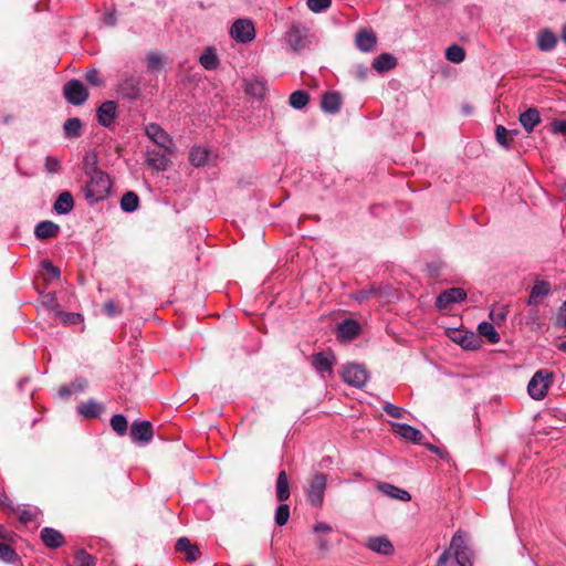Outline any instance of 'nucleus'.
<instances>
[{
  "instance_id": "obj_19",
  "label": "nucleus",
  "mask_w": 566,
  "mask_h": 566,
  "mask_svg": "<svg viewBox=\"0 0 566 566\" xmlns=\"http://www.w3.org/2000/svg\"><path fill=\"white\" fill-rule=\"evenodd\" d=\"M322 109L325 113L336 114L342 106V96L338 92H327L322 96Z\"/></svg>"
},
{
  "instance_id": "obj_4",
  "label": "nucleus",
  "mask_w": 566,
  "mask_h": 566,
  "mask_svg": "<svg viewBox=\"0 0 566 566\" xmlns=\"http://www.w3.org/2000/svg\"><path fill=\"white\" fill-rule=\"evenodd\" d=\"M63 95L70 104L78 106L87 101L88 91L81 81L73 78L64 84Z\"/></svg>"
},
{
  "instance_id": "obj_5",
  "label": "nucleus",
  "mask_w": 566,
  "mask_h": 566,
  "mask_svg": "<svg viewBox=\"0 0 566 566\" xmlns=\"http://www.w3.org/2000/svg\"><path fill=\"white\" fill-rule=\"evenodd\" d=\"M230 35L239 43H249L255 39V28L249 19H238L230 29Z\"/></svg>"
},
{
  "instance_id": "obj_36",
  "label": "nucleus",
  "mask_w": 566,
  "mask_h": 566,
  "mask_svg": "<svg viewBox=\"0 0 566 566\" xmlns=\"http://www.w3.org/2000/svg\"><path fill=\"white\" fill-rule=\"evenodd\" d=\"M209 150L207 148H203V147H193L191 150H190V154H189V160L191 163L192 166L195 167H201L203 166L208 159H209Z\"/></svg>"
},
{
  "instance_id": "obj_62",
  "label": "nucleus",
  "mask_w": 566,
  "mask_h": 566,
  "mask_svg": "<svg viewBox=\"0 0 566 566\" xmlns=\"http://www.w3.org/2000/svg\"><path fill=\"white\" fill-rule=\"evenodd\" d=\"M450 552H451V551H450V548H449L448 551H444V552L440 555V557H439V559H438V565H439V566H444V565L447 564V562H448V560H449V558H450Z\"/></svg>"
},
{
  "instance_id": "obj_17",
  "label": "nucleus",
  "mask_w": 566,
  "mask_h": 566,
  "mask_svg": "<svg viewBox=\"0 0 566 566\" xmlns=\"http://www.w3.org/2000/svg\"><path fill=\"white\" fill-rule=\"evenodd\" d=\"M391 426H392L394 432L406 440H409L412 442H420L423 438L422 432L410 424L392 422Z\"/></svg>"
},
{
  "instance_id": "obj_27",
  "label": "nucleus",
  "mask_w": 566,
  "mask_h": 566,
  "mask_svg": "<svg viewBox=\"0 0 566 566\" xmlns=\"http://www.w3.org/2000/svg\"><path fill=\"white\" fill-rule=\"evenodd\" d=\"M275 491L276 500L279 502L286 501L291 495L287 474L284 470L280 471L277 474Z\"/></svg>"
},
{
  "instance_id": "obj_46",
  "label": "nucleus",
  "mask_w": 566,
  "mask_h": 566,
  "mask_svg": "<svg viewBox=\"0 0 566 566\" xmlns=\"http://www.w3.org/2000/svg\"><path fill=\"white\" fill-rule=\"evenodd\" d=\"M495 138H496V142L503 146L504 148H509L510 147V137H509V129H506L504 126L502 125H497L496 128H495Z\"/></svg>"
},
{
  "instance_id": "obj_18",
  "label": "nucleus",
  "mask_w": 566,
  "mask_h": 566,
  "mask_svg": "<svg viewBox=\"0 0 566 566\" xmlns=\"http://www.w3.org/2000/svg\"><path fill=\"white\" fill-rule=\"evenodd\" d=\"M551 293V283L547 281H537L533 285L527 305L533 306L537 305L544 297H546Z\"/></svg>"
},
{
  "instance_id": "obj_51",
  "label": "nucleus",
  "mask_w": 566,
  "mask_h": 566,
  "mask_svg": "<svg viewBox=\"0 0 566 566\" xmlns=\"http://www.w3.org/2000/svg\"><path fill=\"white\" fill-rule=\"evenodd\" d=\"M384 411L392 418H402L405 410L391 402H386L382 406Z\"/></svg>"
},
{
  "instance_id": "obj_28",
  "label": "nucleus",
  "mask_w": 566,
  "mask_h": 566,
  "mask_svg": "<svg viewBox=\"0 0 566 566\" xmlns=\"http://www.w3.org/2000/svg\"><path fill=\"white\" fill-rule=\"evenodd\" d=\"M378 490L391 499H397L403 502H408L411 499V495L408 491L399 489L389 483L378 484Z\"/></svg>"
},
{
  "instance_id": "obj_11",
  "label": "nucleus",
  "mask_w": 566,
  "mask_h": 566,
  "mask_svg": "<svg viewBox=\"0 0 566 566\" xmlns=\"http://www.w3.org/2000/svg\"><path fill=\"white\" fill-rule=\"evenodd\" d=\"M146 163L149 167L157 171L165 170L170 163L171 148L169 151L160 148H151L147 150Z\"/></svg>"
},
{
  "instance_id": "obj_6",
  "label": "nucleus",
  "mask_w": 566,
  "mask_h": 566,
  "mask_svg": "<svg viewBox=\"0 0 566 566\" xmlns=\"http://www.w3.org/2000/svg\"><path fill=\"white\" fill-rule=\"evenodd\" d=\"M327 485V478L323 473H317L311 480L306 494L308 502L314 506H321Z\"/></svg>"
},
{
  "instance_id": "obj_20",
  "label": "nucleus",
  "mask_w": 566,
  "mask_h": 566,
  "mask_svg": "<svg viewBox=\"0 0 566 566\" xmlns=\"http://www.w3.org/2000/svg\"><path fill=\"white\" fill-rule=\"evenodd\" d=\"M356 45L363 52H370L374 50L377 39L373 31L361 29L356 34Z\"/></svg>"
},
{
  "instance_id": "obj_1",
  "label": "nucleus",
  "mask_w": 566,
  "mask_h": 566,
  "mask_svg": "<svg viewBox=\"0 0 566 566\" xmlns=\"http://www.w3.org/2000/svg\"><path fill=\"white\" fill-rule=\"evenodd\" d=\"M87 176L90 177V180L83 190L85 199L91 203H94L107 198L111 190V179L108 175L102 170L93 169Z\"/></svg>"
},
{
  "instance_id": "obj_54",
  "label": "nucleus",
  "mask_w": 566,
  "mask_h": 566,
  "mask_svg": "<svg viewBox=\"0 0 566 566\" xmlns=\"http://www.w3.org/2000/svg\"><path fill=\"white\" fill-rule=\"evenodd\" d=\"M103 312L109 317L116 316L122 313L120 308L113 301H108L103 305Z\"/></svg>"
},
{
  "instance_id": "obj_12",
  "label": "nucleus",
  "mask_w": 566,
  "mask_h": 566,
  "mask_svg": "<svg viewBox=\"0 0 566 566\" xmlns=\"http://www.w3.org/2000/svg\"><path fill=\"white\" fill-rule=\"evenodd\" d=\"M129 434L135 442L148 443L154 436L153 424L149 421H135L130 426Z\"/></svg>"
},
{
  "instance_id": "obj_49",
  "label": "nucleus",
  "mask_w": 566,
  "mask_h": 566,
  "mask_svg": "<svg viewBox=\"0 0 566 566\" xmlns=\"http://www.w3.org/2000/svg\"><path fill=\"white\" fill-rule=\"evenodd\" d=\"M332 0H307V7L313 12H322L329 8Z\"/></svg>"
},
{
  "instance_id": "obj_61",
  "label": "nucleus",
  "mask_w": 566,
  "mask_h": 566,
  "mask_svg": "<svg viewBox=\"0 0 566 566\" xmlns=\"http://www.w3.org/2000/svg\"><path fill=\"white\" fill-rule=\"evenodd\" d=\"M313 531L315 533H331L333 531L332 526L325 522H317L314 527H313Z\"/></svg>"
},
{
  "instance_id": "obj_53",
  "label": "nucleus",
  "mask_w": 566,
  "mask_h": 566,
  "mask_svg": "<svg viewBox=\"0 0 566 566\" xmlns=\"http://www.w3.org/2000/svg\"><path fill=\"white\" fill-rule=\"evenodd\" d=\"M85 78L90 84L94 86H101L104 83L99 76V72L96 69L87 71L85 74Z\"/></svg>"
},
{
  "instance_id": "obj_50",
  "label": "nucleus",
  "mask_w": 566,
  "mask_h": 566,
  "mask_svg": "<svg viewBox=\"0 0 566 566\" xmlns=\"http://www.w3.org/2000/svg\"><path fill=\"white\" fill-rule=\"evenodd\" d=\"M59 317L62 322L69 325H75L83 321L81 314L78 313L60 312Z\"/></svg>"
},
{
  "instance_id": "obj_8",
  "label": "nucleus",
  "mask_w": 566,
  "mask_h": 566,
  "mask_svg": "<svg viewBox=\"0 0 566 566\" xmlns=\"http://www.w3.org/2000/svg\"><path fill=\"white\" fill-rule=\"evenodd\" d=\"M117 93L126 99L135 101L140 95V78L134 75H126L117 86Z\"/></svg>"
},
{
  "instance_id": "obj_25",
  "label": "nucleus",
  "mask_w": 566,
  "mask_h": 566,
  "mask_svg": "<svg viewBox=\"0 0 566 566\" xmlns=\"http://www.w3.org/2000/svg\"><path fill=\"white\" fill-rule=\"evenodd\" d=\"M179 554H184L186 560L190 563L196 562L201 556L199 547L187 537H179Z\"/></svg>"
},
{
  "instance_id": "obj_15",
  "label": "nucleus",
  "mask_w": 566,
  "mask_h": 566,
  "mask_svg": "<svg viewBox=\"0 0 566 566\" xmlns=\"http://www.w3.org/2000/svg\"><path fill=\"white\" fill-rule=\"evenodd\" d=\"M117 105L114 101H106L97 108V120L104 127H109L116 117Z\"/></svg>"
},
{
  "instance_id": "obj_52",
  "label": "nucleus",
  "mask_w": 566,
  "mask_h": 566,
  "mask_svg": "<svg viewBox=\"0 0 566 566\" xmlns=\"http://www.w3.org/2000/svg\"><path fill=\"white\" fill-rule=\"evenodd\" d=\"M15 556L14 549L7 543L0 542V558L6 562L13 560Z\"/></svg>"
},
{
  "instance_id": "obj_37",
  "label": "nucleus",
  "mask_w": 566,
  "mask_h": 566,
  "mask_svg": "<svg viewBox=\"0 0 566 566\" xmlns=\"http://www.w3.org/2000/svg\"><path fill=\"white\" fill-rule=\"evenodd\" d=\"M64 132L69 137H80L82 134V122L77 117L66 119L64 123Z\"/></svg>"
},
{
  "instance_id": "obj_58",
  "label": "nucleus",
  "mask_w": 566,
  "mask_h": 566,
  "mask_svg": "<svg viewBox=\"0 0 566 566\" xmlns=\"http://www.w3.org/2000/svg\"><path fill=\"white\" fill-rule=\"evenodd\" d=\"M556 325L566 327V301L562 304L556 315Z\"/></svg>"
},
{
  "instance_id": "obj_57",
  "label": "nucleus",
  "mask_w": 566,
  "mask_h": 566,
  "mask_svg": "<svg viewBox=\"0 0 566 566\" xmlns=\"http://www.w3.org/2000/svg\"><path fill=\"white\" fill-rule=\"evenodd\" d=\"M552 133L566 136V119H555L552 123Z\"/></svg>"
},
{
  "instance_id": "obj_14",
  "label": "nucleus",
  "mask_w": 566,
  "mask_h": 566,
  "mask_svg": "<svg viewBox=\"0 0 566 566\" xmlns=\"http://www.w3.org/2000/svg\"><path fill=\"white\" fill-rule=\"evenodd\" d=\"M286 41L293 51H298L307 45L305 31L297 25H292L286 33Z\"/></svg>"
},
{
  "instance_id": "obj_22",
  "label": "nucleus",
  "mask_w": 566,
  "mask_h": 566,
  "mask_svg": "<svg viewBox=\"0 0 566 566\" xmlns=\"http://www.w3.org/2000/svg\"><path fill=\"white\" fill-rule=\"evenodd\" d=\"M41 539L49 548H57L64 544V536L62 533L51 527L42 528Z\"/></svg>"
},
{
  "instance_id": "obj_24",
  "label": "nucleus",
  "mask_w": 566,
  "mask_h": 566,
  "mask_svg": "<svg viewBox=\"0 0 566 566\" xmlns=\"http://www.w3.org/2000/svg\"><path fill=\"white\" fill-rule=\"evenodd\" d=\"M367 547L381 555H390L394 553V546L391 542L384 536L371 537L367 542Z\"/></svg>"
},
{
  "instance_id": "obj_16",
  "label": "nucleus",
  "mask_w": 566,
  "mask_h": 566,
  "mask_svg": "<svg viewBox=\"0 0 566 566\" xmlns=\"http://www.w3.org/2000/svg\"><path fill=\"white\" fill-rule=\"evenodd\" d=\"M360 332L359 324L354 319H344L337 326V338L342 340H352Z\"/></svg>"
},
{
  "instance_id": "obj_29",
  "label": "nucleus",
  "mask_w": 566,
  "mask_h": 566,
  "mask_svg": "<svg viewBox=\"0 0 566 566\" xmlns=\"http://www.w3.org/2000/svg\"><path fill=\"white\" fill-rule=\"evenodd\" d=\"M557 36L548 29H543L537 35V46L542 51H552L557 44Z\"/></svg>"
},
{
  "instance_id": "obj_23",
  "label": "nucleus",
  "mask_w": 566,
  "mask_h": 566,
  "mask_svg": "<svg viewBox=\"0 0 566 566\" xmlns=\"http://www.w3.org/2000/svg\"><path fill=\"white\" fill-rule=\"evenodd\" d=\"M60 227L53 221H41L34 230V234L39 240H46L54 238L59 234Z\"/></svg>"
},
{
  "instance_id": "obj_44",
  "label": "nucleus",
  "mask_w": 566,
  "mask_h": 566,
  "mask_svg": "<svg viewBox=\"0 0 566 566\" xmlns=\"http://www.w3.org/2000/svg\"><path fill=\"white\" fill-rule=\"evenodd\" d=\"M245 92L252 96L261 97L265 92V85L261 81H250L245 85Z\"/></svg>"
},
{
  "instance_id": "obj_56",
  "label": "nucleus",
  "mask_w": 566,
  "mask_h": 566,
  "mask_svg": "<svg viewBox=\"0 0 566 566\" xmlns=\"http://www.w3.org/2000/svg\"><path fill=\"white\" fill-rule=\"evenodd\" d=\"M12 512H13V513L19 517V520H20L21 522H23V523H28V522L32 521V518H33V514H32L29 510H27V509H21V507H17V509H14V507H13V511H12Z\"/></svg>"
},
{
  "instance_id": "obj_40",
  "label": "nucleus",
  "mask_w": 566,
  "mask_h": 566,
  "mask_svg": "<svg viewBox=\"0 0 566 566\" xmlns=\"http://www.w3.org/2000/svg\"><path fill=\"white\" fill-rule=\"evenodd\" d=\"M111 427L118 436H124L127 432L128 423L123 415H114L111 419Z\"/></svg>"
},
{
  "instance_id": "obj_63",
  "label": "nucleus",
  "mask_w": 566,
  "mask_h": 566,
  "mask_svg": "<svg viewBox=\"0 0 566 566\" xmlns=\"http://www.w3.org/2000/svg\"><path fill=\"white\" fill-rule=\"evenodd\" d=\"M72 394V390L70 387L67 386H62L60 389H59V395L62 397V398H69Z\"/></svg>"
},
{
  "instance_id": "obj_38",
  "label": "nucleus",
  "mask_w": 566,
  "mask_h": 566,
  "mask_svg": "<svg viewBox=\"0 0 566 566\" xmlns=\"http://www.w3.org/2000/svg\"><path fill=\"white\" fill-rule=\"evenodd\" d=\"M446 57L452 63H461L465 59V51L458 44H452L446 50Z\"/></svg>"
},
{
  "instance_id": "obj_35",
  "label": "nucleus",
  "mask_w": 566,
  "mask_h": 566,
  "mask_svg": "<svg viewBox=\"0 0 566 566\" xmlns=\"http://www.w3.org/2000/svg\"><path fill=\"white\" fill-rule=\"evenodd\" d=\"M478 332L481 336L485 337L491 344L500 342V334L495 331L494 324L489 322H481L478 325Z\"/></svg>"
},
{
  "instance_id": "obj_41",
  "label": "nucleus",
  "mask_w": 566,
  "mask_h": 566,
  "mask_svg": "<svg viewBox=\"0 0 566 566\" xmlns=\"http://www.w3.org/2000/svg\"><path fill=\"white\" fill-rule=\"evenodd\" d=\"M95 565V558L86 553L85 551L81 549L75 553L74 559H73V566H94Z\"/></svg>"
},
{
  "instance_id": "obj_3",
  "label": "nucleus",
  "mask_w": 566,
  "mask_h": 566,
  "mask_svg": "<svg viewBox=\"0 0 566 566\" xmlns=\"http://www.w3.org/2000/svg\"><path fill=\"white\" fill-rule=\"evenodd\" d=\"M450 551H452L459 566H473V554L462 532L458 531L453 535L450 543Z\"/></svg>"
},
{
  "instance_id": "obj_55",
  "label": "nucleus",
  "mask_w": 566,
  "mask_h": 566,
  "mask_svg": "<svg viewBox=\"0 0 566 566\" xmlns=\"http://www.w3.org/2000/svg\"><path fill=\"white\" fill-rule=\"evenodd\" d=\"M375 292H376V290L374 287L364 289V290H360V291H357L356 293H354L353 298L355 301L361 303V302L368 300L369 296L373 295Z\"/></svg>"
},
{
  "instance_id": "obj_10",
  "label": "nucleus",
  "mask_w": 566,
  "mask_h": 566,
  "mask_svg": "<svg viewBox=\"0 0 566 566\" xmlns=\"http://www.w3.org/2000/svg\"><path fill=\"white\" fill-rule=\"evenodd\" d=\"M146 135L154 143V148L165 149L169 151L172 146V139L164 132L161 127L156 124H149L146 126Z\"/></svg>"
},
{
  "instance_id": "obj_21",
  "label": "nucleus",
  "mask_w": 566,
  "mask_h": 566,
  "mask_svg": "<svg viewBox=\"0 0 566 566\" xmlns=\"http://www.w3.org/2000/svg\"><path fill=\"white\" fill-rule=\"evenodd\" d=\"M520 123L526 133H532L536 125L541 123V115L537 108L530 107L520 115Z\"/></svg>"
},
{
  "instance_id": "obj_48",
  "label": "nucleus",
  "mask_w": 566,
  "mask_h": 566,
  "mask_svg": "<svg viewBox=\"0 0 566 566\" xmlns=\"http://www.w3.org/2000/svg\"><path fill=\"white\" fill-rule=\"evenodd\" d=\"M83 165L86 175H90L93 169L99 170L97 167V157L95 154H86L83 160Z\"/></svg>"
},
{
  "instance_id": "obj_7",
  "label": "nucleus",
  "mask_w": 566,
  "mask_h": 566,
  "mask_svg": "<svg viewBox=\"0 0 566 566\" xmlns=\"http://www.w3.org/2000/svg\"><path fill=\"white\" fill-rule=\"evenodd\" d=\"M342 377L346 384L360 388L366 384L368 373L361 365L348 364L343 367Z\"/></svg>"
},
{
  "instance_id": "obj_47",
  "label": "nucleus",
  "mask_w": 566,
  "mask_h": 566,
  "mask_svg": "<svg viewBox=\"0 0 566 566\" xmlns=\"http://www.w3.org/2000/svg\"><path fill=\"white\" fill-rule=\"evenodd\" d=\"M507 315V308L506 307H500L499 310H491L490 311V318L493 322L492 324L501 325Z\"/></svg>"
},
{
  "instance_id": "obj_30",
  "label": "nucleus",
  "mask_w": 566,
  "mask_h": 566,
  "mask_svg": "<svg viewBox=\"0 0 566 566\" xmlns=\"http://www.w3.org/2000/svg\"><path fill=\"white\" fill-rule=\"evenodd\" d=\"M73 207L74 200L70 191L61 192L53 205V209L60 214L69 213Z\"/></svg>"
},
{
  "instance_id": "obj_59",
  "label": "nucleus",
  "mask_w": 566,
  "mask_h": 566,
  "mask_svg": "<svg viewBox=\"0 0 566 566\" xmlns=\"http://www.w3.org/2000/svg\"><path fill=\"white\" fill-rule=\"evenodd\" d=\"M45 168L49 172H57L60 168V161L55 157H48L45 160Z\"/></svg>"
},
{
  "instance_id": "obj_39",
  "label": "nucleus",
  "mask_w": 566,
  "mask_h": 566,
  "mask_svg": "<svg viewBox=\"0 0 566 566\" xmlns=\"http://www.w3.org/2000/svg\"><path fill=\"white\" fill-rule=\"evenodd\" d=\"M310 96L304 91H295L290 95V105L295 109H302L307 105Z\"/></svg>"
},
{
  "instance_id": "obj_45",
  "label": "nucleus",
  "mask_w": 566,
  "mask_h": 566,
  "mask_svg": "<svg viewBox=\"0 0 566 566\" xmlns=\"http://www.w3.org/2000/svg\"><path fill=\"white\" fill-rule=\"evenodd\" d=\"M164 66L163 59L159 54H156L154 52H150L147 55V67L150 72H157L160 71Z\"/></svg>"
},
{
  "instance_id": "obj_31",
  "label": "nucleus",
  "mask_w": 566,
  "mask_h": 566,
  "mask_svg": "<svg viewBox=\"0 0 566 566\" xmlns=\"http://www.w3.org/2000/svg\"><path fill=\"white\" fill-rule=\"evenodd\" d=\"M454 343L459 344L464 349H476L479 347V338L473 332H460L452 338Z\"/></svg>"
},
{
  "instance_id": "obj_33",
  "label": "nucleus",
  "mask_w": 566,
  "mask_h": 566,
  "mask_svg": "<svg viewBox=\"0 0 566 566\" xmlns=\"http://www.w3.org/2000/svg\"><path fill=\"white\" fill-rule=\"evenodd\" d=\"M200 64L209 71H213L219 66V59L212 48H207L199 57Z\"/></svg>"
},
{
  "instance_id": "obj_9",
  "label": "nucleus",
  "mask_w": 566,
  "mask_h": 566,
  "mask_svg": "<svg viewBox=\"0 0 566 566\" xmlns=\"http://www.w3.org/2000/svg\"><path fill=\"white\" fill-rule=\"evenodd\" d=\"M467 298V292L461 287H451L440 293L436 300L439 310H447L452 304L461 303Z\"/></svg>"
},
{
  "instance_id": "obj_13",
  "label": "nucleus",
  "mask_w": 566,
  "mask_h": 566,
  "mask_svg": "<svg viewBox=\"0 0 566 566\" xmlns=\"http://www.w3.org/2000/svg\"><path fill=\"white\" fill-rule=\"evenodd\" d=\"M334 364L335 356L333 354L319 352L312 357V366L322 377H325L326 374L332 375Z\"/></svg>"
},
{
  "instance_id": "obj_2",
  "label": "nucleus",
  "mask_w": 566,
  "mask_h": 566,
  "mask_svg": "<svg viewBox=\"0 0 566 566\" xmlns=\"http://www.w3.org/2000/svg\"><path fill=\"white\" fill-rule=\"evenodd\" d=\"M553 381V373L548 369L537 370L527 385L528 395L535 400H542Z\"/></svg>"
},
{
  "instance_id": "obj_34",
  "label": "nucleus",
  "mask_w": 566,
  "mask_h": 566,
  "mask_svg": "<svg viewBox=\"0 0 566 566\" xmlns=\"http://www.w3.org/2000/svg\"><path fill=\"white\" fill-rule=\"evenodd\" d=\"M139 207V197L134 191H127L120 199V208L125 212H134Z\"/></svg>"
},
{
  "instance_id": "obj_60",
  "label": "nucleus",
  "mask_w": 566,
  "mask_h": 566,
  "mask_svg": "<svg viewBox=\"0 0 566 566\" xmlns=\"http://www.w3.org/2000/svg\"><path fill=\"white\" fill-rule=\"evenodd\" d=\"M0 506L10 512L13 511L12 501L10 500L6 492H0Z\"/></svg>"
},
{
  "instance_id": "obj_32",
  "label": "nucleus",
  "mask_w": 566,
  "mask_h": 566,
  "mask_svg": "<svg viewBox=\"0 0 566 566\" xmlns=\"http://www.w3.org/2000/svg\"><path fill=\"white\" fill-rule=\"evenodd\" d=\"M103 410V406L97 401L90 399L77 406V411L84 418H96Z\"/></svg>"
},
{
  "instance_id": "obj_42",
  "label": "nucleus",
  "mask_w": 566,
  "mask_h": 566,
  "mask_svg": "<svg viewBox=\"0 0 566 566\" xmlns=\"http://www.w3.org/2000/svg\"><path fill=\"white\" fill-rule=\"evenodd\" d=\"M41 265L43 268V270L45 271L44 273V279L46 281L49 280H59L60 276H61V271L57 266L53 265V263L48 260V259H44L42 262H41Z\"/></svg>"
},
{
  "instance_id": "obj_64",
  "label": "nucleus",
  "mask_w": 566,
  "mask_h": 566,
  "mask_svg": "<svg viewBox=\"0 0 566 566\" xmlns=\"http://www.w3.org/2000/svg\"><path fill=\"white\" fill-rule=\"evenodd\" d=\"M46 301L44 302L46 305L51 306L52 308H54V306L56 305V302H55V297L53 294H48L45 296Z\"/></svg>"
},
{
  "instance_id": "obj_43",
  "label": "nucleus",
  "mask_w": 566,
  "mask_h": 566,
  "mask_svg": "<svg viewBox=\"0 0 566 566\" xmlns=\"http://www.w3.org/2000/svg\"><path fill=\"white\" fill-rule=\"evenodd\" d=\"M289 518H290V507L287 504H284L283 502H281V504L277 506V509L275 511V516H274L275 523L279 526H283L287 523Z\"/></svg>"
},
{
  "instance_id": "obj_26",
  "label": "nucleus",
  "mask_w": 566,
  "mask_h": 566,
  "mask_svg": "<svg viewBox=\"0 0 566 566\" xmlns=\"http://www.w3.org/2000/svg\"><path fill=\"white\" fill-rule=\"evenodd\" d=\"M397 65L396 57L390 53H381L377 57H375L373 62V67L378 73H386L392 70Z\"/></svg>"
}]
</instances>
